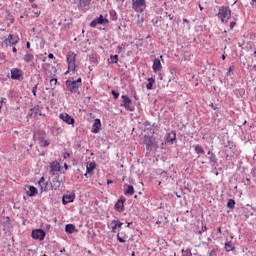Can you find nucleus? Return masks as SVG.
I'll return each instance as SVG.
<instances>
[{"mask_svg":"<svg viewBox=\"0 0 256 256\" xmlns=\"http://www.w3.org/2000/svg\"><path fill=\"white\" fill-rule=\"evenodd\" d=\"M75 59H77V54L73 51H69L66 56V61L68 63V70L64 73L65 75L69 74V71H75L77 65L75 64Z\"/></svg>","mask_w":256,"mask_h":256,"instance_id":"obj_1","label":"nucleus"},{"mask_svg":"<svg viewBox=\"0 0 256 256\" xmlns=\"http://www.w3.org/2000/svg\"><path fill=\"white\" fill-rule=\"evenodd\" d=\"M217 17L221 20V23H228L231 19V9L227 6L220 7Z\"/></svg>","mask_w":256,"mask_h":256,"instance_id":"obj_2","label":"nucleus"},{"mask_svg":"<svg viewBox=\"0 0 256 256\" xmlns=\"http://www.w3.org/2000/svg\"><path fill=\"white\" fill-rule=\"evenodd\" d=\"M82 83V79L78 78L75 81L67 80L66 85L67 88L69 89L70 93H78L79 92V86Z\"/></svg>","mask_w":256,"mask_h":256,"instance_id":"obj_3","label":"nucleus"},{"mask_svg":"<svg viewBox=\"0 0 256 256\" xmlns=\"http://www.w3.org/2000/svg\"><path fill=\"white\" fill-rule=\"evenodd\" d=\"M2 47H9L13 45H17L19 43V37L13 34H9L7 38H2Z\"/></svg>","mask_w":256,"mask_h":256,"instance_id":"obj_4","label":"nucleus"},{"mask_svg":"<svg viewBox=\"0 0 256 256\" xmlns=\"http://www.w3.org/2000/svg\"><path fill=\"white\" fill-rule=\"evenodd\" d=\"M147 7L145 0H132V9L136 11V13H143Z\"/></svg>","mask_w":256,"mask_h":256,"instance_id":"obj_5","label":"nucleus"},{"mask_svg":"<svg viewBox=\"0 0 256 256\" xmlns=\"http://www.w3.org/2000/svg\"><path fill=\"white\" fill-rule=\"evenodd\" d=\"M121 99H122L121 107H124L127 111H133L135 109V107H133V101L131 100V98H129V96L122 95Z\"/></svg>","mask_w":256,"mask_h":256,"instance_id":"obj_6","label":"nucleus"},{"mask_svg":"<svg viewBox=\"0 0 256 256\" xmlns=\"http://www.w3.org/2000/svg\"><path fill=\"white\" fill-rule=\"evenodd\" d=\"M59 119L66 123V125H72V127H75V119L66 112L59 114Z\"/></svg>","mask_w":256,"mask_h":256,"instance_id":"obj_7","label":"nucleus"},{"mask_svg":"<svg viewBox=\"0 0 256 256\" xmlns=\"http://www.w3.org/2000/svg\"><path fill=\"white\" fill-rule=\"evenodd\" d=\"M105 23H109V20L103 18V15H100L90 23V27L95 28L97 25H104Z\"/></svg>","mask_w":256,"mask_h":256,"instance_id":"obj_8","label":"nucleus"},{"mask_svg":"<svg viewBox=\"0 0 256 256\" xmlns=\"http://www.w3.org/2000/svg\"><path fill=\"white\" fill-rule=\"evenodd\" d=\"M32 237L37 241H43L45 239V231L41 229H36L32 231Z\"/></svg>","mask_w":256,"mask_h":256,"instance_id":"obj_9","label":"nucleus"},{"mask_svg":"<svg viewBox=\"0 0 256 256\" xmlns=\"http://www.w3.org/2000/svg\"><path fill=\"white\" fill-rule=\"evenodd\" d=\"M111 225H113L112 233H118V231L121 230L123 223H121V221H119V219L115 218L114 220H112Z\"/></svg>","mask_w":256,"mask_h":256,"instance_id":"obj_10","label":"nucleus"},{"mask_svg":"<svg viewBox=\"0 0 256 256\" xmlns=\"http://www.w3.org/2000/svg\"><path fill=\"white\" fill-rule=\"evenodd\" d=\"M177 139V134L175 131H172L171 133H166L165 136V143L169 145H173V142Z\"/></svg>","mask_w":256,"mask_h":256,"instance_id":"obj_11","label":"nucleus"},{"mask_svg":"<svg viewBox=\"0 0 256 256\" xmlns=\"http://www.w3.org/2000/svg\"><path fill=\"white\" fill-rule=\"evenodd\" d=\"M86 166V173H85V177L89 178L90 175H93V170L95 169V167H97V165L95 164V162H91L89 163H85Z\"/></svg>","mask_w":256,"mask_h":256,"instance_id":"obj_12","label":"nucleus"},{"mask_svg":"<svg viewBox=\"0 0 256 256\" xmlns=\"http://www.w3.org/2000/svg\"><path fill=\"white\" fill-rule=\"evenodd\" d=\"M22 76H23V71H21V69L13 68L11 70V79L19 80L21 79Z\"/></svg>","mask_w":256,"mask_h":256,"instance_id":"obj_13","label":"nucleus"},{"mask_svg":"<svg viewBox=\"0 0 256 256\" xmlns=\"http://www.w3.org/2000/svg\"><path fill=\"white\" fill-rule=\"evenodd\" d=\"M75 201V194H65L62 197L63 205H67L68 203H73Z\"/></svg>","mask_w":256,"mask_h":256,"instance_id":"obj_14","label":"nucleus"},{"mask_svg":"<svg viewBox=\"0 0 256 256\" xmlns=\"http://www.w3.org/2000/svg\"><path fill=\"white\" fill-rule=\"evenodd\" d=\"M152 69L154 73H157V71H161V69H163V66L161 65V60L155 58L153 61Z\"/></svg>","mask_w":256,"mask_h":256,"instance_id":"obj_15","label":"nucleus"},{"mask_svg":"<svg viewBox=\"0 0 256 256\" xmlns=\"http://www.w3.org/2000/svg\"><path fill=\"white\" fill-rule=\"evenodd\" d=\"M101 131V120L100 119H95L94 124L92 126V133H99Z\"/></svg>","mask_w":256,"mask_h":256,"instance_id":"obj_16","label":"nucleus"},{"mask_svg":"<svg viewBox=\"0 0 256 256\" xmlns=\"http://www.w3.org/2000/svg\"><path fill=\"white\" fill-rule=\"evenodd\" d=\"M47 185L48 183L45 181V177H41L38 181V186L40 187V192L43 193V191H47Z\"/></svg>","mask_w":256,"mask_h":256,"instance_id":"obj_17","label":"nucleus"},{"mask_svg":"<svg viewBox=\"0 0 256 256\" xmlns=\"http://www.w3.org/2000/svg\"><path fill=\"white\" fill-rule=\"evenodd\" d=\"M124 203H125V199H119L117 202H116V204H115V209H116V211H118L119 213H121V211H123V209H124V207H125V205H124Z\"/></svg>","mask_w":256,"mask_h":256,"instance_id":"obj_18","label":"nucleus"},{"mask_svg":"<svg viewBox=\"0 0 256 256\" xmlns=\"http://www.w3.org/2000/svg\"><path fill=\"white\" fill-rule=\"evenodd\" d=\"M51 171H62L61 162L54 161L51 163Z\"/></svg>","mask_w":256,"mask_h":256,"instance_id":"obj_19","label":"nucleus"},{"mask_svg":"<svg viewBox=\"0 0 256 256\" xmlns=\"http://www.w3.org/2000/svg\"><path fill=\"white\" fill-rule=\"evenodd\" d=\"M145 143L147 145V149H149L150 147H155V139L153 137H146Z\"/></svg>","mask_w":256,"mask_h":256,"instance_id":"obj_20","label":"nucleus"},{"mask_svg":"<svg viewBox=\"0 0 256 256\" xmlns=\"http://www.w3.org/2000/svg\"><path fill=\"white\" fill-rule=\"evenodd\" d=\"M133 193H135L133 185H128L124 188V195H133Z\"/></svg>","mask_w":256,"mask_h":256,"instance_id":"obj_21","label":"nucleus"},{"mask_svg":"<svg viewBox=\"0 0 256 256\" xmlns=\"http://www.w3.org/2000/svg\"><path fill=\"white\" fill-rule=\"evenodd\" d=\"M28 197H35V195H37L38 191L37 188H35V186H29V190L26 192Z\"/></svg>","mask_w":256,"mask_h":256,"instance_id":"obj_22","label":"nucleus"},{"mask_svg":"<svg viewBox=\"0 0 256 256\" xmlns=\"http://www.w3.org/2000/svg\"><path fill=\"white\" fill-rule=\"evenodd\" d=\"M225 250L227 251V253L235 251V244L231 241L225 242Z\"/></svg>","mask_w":256,"mask_h":256,"instance_id":"obj_23","label":"nucleus"},{"mask_svg":"<svg viewBox=\"0 0 256 256\" xmlns=\"http://www.w3.org/2000/svg\"><path fill=\"white\" fill-rule=\"evenodd\" d=\"M33 59H35V56H33V54L27 52L25 55H24V61L26 63H31L33 62Z\"/></svg>","mask_w":256,"mask_h":256,"instance_id":"obj_24","label":"nucleus"},{"mask_svg":"<svg viewBox=\"0 0 256 256\" xmlns=\"http://www.w3.org/2000/svg\"><path fill=\"white\" fill-rule=\"evenodd\" d=\"M65 231H66V233H75V225H73V224H67L66 226H65Z\"/></svg>","mask_w":256,"mask_h":256,"instance_id":"obj_25","label":"nucleus"},{"mask_svg":"<svg viewBox=\"0 0 256 256\" xmlns=\"http://www.w3.org/2000/svg\"><path fill=\"white\" fill-rule=\"evenodd\" d=\"M155 83V79L154 78H148V84L146 85V88L148 90L153 89V84Z\"/></svg>","mask_w":256,"mask_h":256,"instance_id":"obj_26","label":"nucleus"},{"mask_svg":"<svg viewBox=\"0 0 256 256\" xmlns=\"http://www.w3.org/2000/svg\"><path fill=\"white\" fill-rule=\"evenodd\" d=\"M110 60L112 64H117L119 63V55H111Z\"/></svg>","mask_w":256,"mask_h":256,"instance_id":"obj_27","label":"nucleus"},{"mask_svg":"<svg viewBox=\"0 0 256 256\" xmlns=\"http://www.w3.org/2000/svg\"><path fill=\"white\" fill-rule=\"evenodd\" d=\"M195 151H196V153H200L201 155H203L205 153V150H203V146H201V145H196Z\"/></svg>","mask_w":256,"mask_h":256,"instance_id":"obj_28","label":"nucleus"},{"mask_svg":"<svg viewBox=\"0 0 256 256\" xmlns=\"http://www.w3.org/2000/svg\"><path fill=\"white\" fill-rule=\"evenodd\" d=\"M50 87L51 89H55V87H57V78H52L50 80Z\"/></svg>","mask_w":256,"mask_h":256,"instance_id":"obj_29","label":"nucleus"},{"mask_svg":"<svg viewBox=\"0 0 256 256\" xmlns=\"http://www.w3.org/2000/svg\"><path fill=\"white\" fill-rule=\"evenodd\" d=\"M127 236L121 237V234L118 233L117 234V240L119 241V243H125L127 240Z\"/></svg>","mask_w":256,"mask_h":256,"instance_id":"obj_30","label":"nucleus"},{"mask_svg":"<svg viewBox=\"0 0 256 256\" xmlns=\"http://www.w3.org/2000/svg\"><path fill=\"white\" fill-rule=\"evenodd\" d=\"M227 207H228L229 209H233V208L235 207V200L230 199V200L228 201V203H227Z\"/></svg>","mask_w":256,"mask_h":256,"instance_id":"obj_31","label":"nucleus"},{"mask_svg":"<svg viewBox=\"0 0 256 256\" xmlns=\"http://www.w3.org/2000/svg\"><path fill=\"white\" fill-rule=\"evenodd\" d=\"M37 87H39V84H36V85L32 88V93H33L34 97H37Z\"/></svg>","mask_w":256,"mask_h":256,"instance_id":"obj_32","label":"nucleus"},{"mask_svg":"<svg viewBox=\"0 0 256 256\" xmlns=\"http://www.w3.org/2000/svg\"><path fill=\"white\" fill-rule=\"evenodd\" d=\"M182 256H192L191 251H189V250H182Z\"/></svg>","mask_w":256,"mask_h":256,"instance_id":"obj_33","label":"nucleus"},{"mask_svg":"<svg viewBox=\"0 0 256 256\" xmlns=\"http://www.w3.org/2000/svg\"><path fill=\"white\" fill-rule=\"evenodd\" d=\"M111 93H112L114 99H119V92L112 90Z\"/></svg>","mask_w":256,"mask_h":256,"instance_id":"obj_34","label":"nucleus"},{"mask_svg":"<svg viewBox=\"0 0 256 256\" xmlns=\"http://www.w3.org/2000/svg\"><path fill=\"white\" fill-rule=\"evenodd\" d=\"M208 156L210 161H215V154H213V152H208Z\"/></svg>","mask_w":256,"mask_h":256,"instance_id":"obj_35","label":"nucleus"},{"mask_svg":"<svg viewBox=\"0 0 256 256\" xmlns=\"http://www.w3.org/2000/svg\"><path fill=\"white\" fill-rule=\"evenodd\" d=\"M50 143L47 140L42 141V147H49Z\"/></svg>","mask_w":256,"mask_h":256,"instance_id":"obj_36","label":"nucleus"},{"mask_svg":"<svg viewBox=\"0 0 256 256\" xmlns=\"http://www.w3.org/2000/svg\"><path fill=\"white\" fill-rule=\"evenodd\" d=\"M235 25H237L236 22H230V31H233V29L235 28Z\"/></svg>","mask_w":256,"mask_h":256,"instance_id":"obj_37","label":"nucleus"},{"mask_svg":"<svg viewBox=\"0 0 256 256\" xmlns=\"http://www.w3.org/2000/svg\"><path fill=\"white\" fill-rule=\"evenodd\" d=\"M210 107H211L214 111H217V106H215L213 103L210 104Z\"/></svg>","mask_w":256,"mask_h":256,"instance_id":"obj_38","label":"nucleus"},{"mask_svg":"<svg viewBox=\"0 0 256 256\" xmlns=\"http://www.w3.org/2000/svg\"><path fill=\"white\" fill-rule=\"evenodd\" d=\"M48 58L49 59H55V56L53 55V53H50V54H48Z\"/></svg>","mask_w":256,"mask_h":256,"instance_id":"obj_39","label":"nucleus"},{"mask_svg":"<svg viewBox=\"0 0 256 256\" xmlns=\"http://www.w3.org/2000/svg\"><path fill=\"white\" fill-rule=\"evenodd\" d=\"M231 71H233V66H230L227 72V75H230Z\"/></svg>","mask_w":256,"mask_h":256,"instance_id":"obj_40","label":"nucleus"},{"mask_svg":"<svg viewBox=\"0 0 256 256\" xmlns=\"http://www.w3.org/2000/svg\"><path fill=\"white\" fill-rule=\"evenodd\" d=\"M117 50H118V53H121V52L123 51V47L118 46V47H117Z\"/></svg>","mask_w":256,"mask_h":256,"instance_id":"obj_41","label":"nucleus"},{"mask_svg":"<svg viewBox=\"0 0 256 256\" xmlns=\"http://www.w3.org/2000/svg\"><path fill=\"white\" fill-rule=\"evenodd\" d=\"M166 17H168V18L170 19V21H173V16H171V14L168 15V14L166 13Z\"/></svg>","mask_w":256,"mask_h":256,"instance_id":"obj_42","label":"nucleus"},{"mask_svg":"<svg viewBox=\"0 0 256 256\" xmlns=\"http://www.w3.org/2000/svg\"><path fill=\"white\" fill-rule=\"evenodd\" d=\"M26 47H27V49H30L31 48V43L27 42Z\"/></svg>","mask_w":256,"mask_h":256,"instance_id":"obj_43","label":"nucleus"},{"mask_svg":"<svg viewBox=\"0 0 256 256\" xmlns=\"http://www.w3.org/2000/svg\"><path fill=\"white\" fill-rule=\"evenodd\" d=\"M36 17H39L41 15V11L35 12Z\"/></svg>","mask_w":256,"mask_h":256,"instance_id":"obj_44","label":"nucleus"},{"mask_svg":"<svg viewBox=\"0 0 256 256\" xmlns=\"http://www.w3.org/2000/svg\"><path fill=\"white\" fill-rule=\"evenodd\" d=\"M183 22L189 24V20L187 18H183Z\"/></svg>","mask_w":256,"mask_h":256,"instance_id":"obj_45","label":"nucleus"},{"mask_svg":"<svg viewBox=\"0 0 256 256\" xmlns=\"http://www.w3.org/2000/svg\"><path fill=\"white\" fill-rule=\"evenodd\" d=\"M69 157V153H64V159H67Z\"/></svg>","mask_w":256,"mask_h":256,"instance_id":"obj_46","label":"nucleus"},{"mask_svg":"<svg viewBox=\"0 0 256 256\" xmlns=\"http://www.w3.org/2000/svg\"><path fill=\"white\" fill-rule=\"evenodd\" d=\"M12 51H13V53H17V48H16V47H13V48H12Z\"/></svg>","mask_w":256,"mask_h":256,"instance_id":"obj_47","label":"nucleus"},{"mask_svg":"<svg viewBox=\"0 0 256 256\" xmlns=\"http://www.w3.org/2000/svg\"><path fill=\"white\" fill-rule=\"evenodd\" d=\"M33 9H37V4H32Z\"/></svg>","mask_w":256,"mask_h":256,"instance_id":"obj_48","label":"nucleus"},{"mask_svg":"<svg viewBox=\"0 0 256 256\" xmlns=\"http://www.w3.org/2000/svg\"><path fill=\"white\" fill-rule=\"evenodd\" d=\"M161 177H167V173H165V172L162 173V174H161Z\"/></svg>","mask_w":256,"mask_h":256,"instance_id":"obj_49","label":"nucleus"},{"mask_svg":"<svg viewBox=\"0 0 256 256\" xmlns=\"http://www.w3.org/2000/svg\"><path fill=\"white\" fill-rule=\"evenodd\" d=\"M217 231H218V233H221V227H219V228L217 229Z\"/></svg>","mask_w":256,"mask_h":256,"instance_id":"obj_50","label":"nucleus"},{"mask_svg":"<svg viewBox=\"0 0 256 256\" xmlns=\"http://www.w3.org/2000/svg\"><path fill=\"white\" fill-rule=\"evenodd\" d=\"M222 60L225 61V55H222Z\"/></svg>","mask_w":256,"mask_h":256,"instance_id":"obj_51","label":"nucleus"},{"mask_svg":"<svg viewBox=\"0 0 256 256\" xmlns=\"http://www.w3.org/2000/svg\"><path fill=\"white\" fill-rule=\"evenodd\" d=\"M65 170L67 171V164H64Z\"/></svg>","mask_w":256,"mask_h":256,"instance_id":"obj_52","label":"nucleus"},{"mask_svg":"<svg viewBox=\"0 0 256 256\" xmlns=\"http://www.w3.org/2000/svg\"><path fill=\"white\" fill-rule=\"evenodd\" d=\"M199 7H200V10L203 11V7L201 5Z\"/></svg>","mask_w":256,"mask_h":256,"instance_id":"obj_53","label":"nucleus"},{"mask_svg":"<svg viewBox=\"0 0 256 256\" xmlns=\"http://www.w3.org/2000/svg\"><path fill=\"white\" fill-rule=\"evenodd\" d=\"M111 183H113V181H109V180H108V185L111 184Z\"/></svg>","mask_w":256,"mask_h":256,"instance_id":"obj_54","label":"nucleus"},{"mask_svg":"<svg viewBox=\"0 0 256 256\" xmlns=\"http://www.w3.org/2000/svg\"><path fill=\"white\" fill-rule=\"evenodd\" d=\"M29 1H30V3H34L35 0H29Z\"/></svg>","mask_w":256,"mask_h":256,"instance_id":"obj_55","label":"nucleus"},{"mask_svg":"<svg viewBox=\"0 0 256 256\" xmlns=\"http://www.w3.org/2000/svg\"><path fill=\"white\" fill-rule=\"evenodd\" d=\"M131 255H132V256H135V252H132Z\"/></svg>","mask_w":256,"mask_h":256,"instance_id":"obj_56","label":"nucleus"},{"mask_svg":"<svg viewBox=\"0 0 256 256\" xmlns=\"http://www.w3.org/2000/svg\"><path fill=\"white\" fill-rule=\"evenodd\" d=\"M131 226V223H128L127 227H130Z\"/></svg>","mask_w":256,"mask_h":256,"instance_id":"obj_57","label":"nucleus"},{"mask_svg":"<svg viewBox=\"0 0 256 256\" xmlns=\"http://www.w3.org/2000/svg\"><path fill=\"white\" fill-rule=\"evenodd\" d=\"M238 47H241V43H238Z\"/></svg>","mask_w":256,"mask_h":256,"instance_id":"obj_58","label":"nucleus"},{"mask_svg":"<svg viewBox=\"0 0 256 256\" xmlns=\"http://www.w3.org/2000/svg\"><path fill=\"white\" fill-rule=\"evenodd\" d=\"M31 111H35V108H32Z\"/></svg>","mask_w":256,"mask_h":256,"instance_id":"obj_59","label":"nucleus"},{"mask_svg":"<svg viewBox=\"0 0 256 256\" xmlns=\"http://www.w3.org/2000/svg\"><path fill=\"white\" fill-rule=\"evenodd\" d=\"M1 109H2V106H1V104H0V111H1Z\"/></svg>","mask_w":256,"mask_h":256,"instance_id":"obj_60","label":"nucleus"},{"mask_svg":"<svg viewBox=\"0 0 256 256\" xmlns=\"http://www.w3.org/2000/svg\"><path fill=\"white\" fill-rule=\"evenodd\" d=\"M224 33H227V30H224Z\"/></svg>","mask_w":256,"mask_h":256,"instance_id":"obj_61","label":"nucleus"}]
</instances>
